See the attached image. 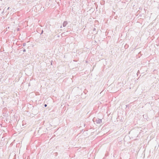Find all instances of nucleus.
I'll return each mask as SVG.
<instances>
[{
	"mask_svg": "<svg viewBox=\"0 0 159 159\" xmlns=\"http://www.w3.org/2000/svg\"><path fill=\"white\" fill-rule=\"evenodd\" d=\"M93 120L97 124H99L102 122V119L98 118H93Z\"/></svg>",
	"mask_w": 159,
	"mask_h": 159,
	"instance_id": "nucleus-1",
	"label": "nucleus"
},
{
	"mask_svg": "<svg viewBox=\"0 0 159 159\" xmlns=\"http://www.w3.org/2000/svg\"><path fill=\"white\" fill-rule=\"evenodd\" d=\"M47 104H44V106L45 107H47Z\"/></svg>",
	"mask_w": 159,
	"mask_h": 159,
	"instance_id": "nucleus-6",
	"label": "nucleus"
},
{
	"mask_svg": "<svg viewBox=\"0 0 159 159\" xmlns=\"http://www.w3.org/2000/svg\"><path fill=\"white\" fill-rule=\"evenodd\" d=\"M23 51L24 52H26V50L25 48H24L23 49Z\"/></svg>",
	"mask_w": 159,
	"mask_h": 159,
	"instance_id": "nucleus-4",
	"label": "nucleus"
},
{
	"mask_svg": "<svg viewBox=\"0 0 159 159\" xmlns=\"http://www.w3.org/2000/svg\"><path fill=\"white\" fill-rule=\"evenodd\" d=\"M51 65H52V61L51 63Z\"/></svg>",
	"mask_w": 159,
	"mask_h": 159,
	"instance_id": "nucleus-11",
	"label": "nucleus"
},
{
	"mask_svg": "<svg viewBox=\"0 0 159 159\" xmlns=\"http://www.w3.org/2000/svg\"><path fill=\"white\" fill-rule=\"evenodd\" d=\"M6 9V8H4V11L5 10V9Z\"/></svg>",
	"mask_w": 159,
	"mask_h": 159,
	"instance_id": "nucleus-13",
	"label": "nucleus"
},
{
	"mask_svg": "<svg viewBox=\"0 0 159 159\" xmlns=\"http://www.w3.org/2000/svg\"><path fill=\"white\" fill-rule=\"evenodd\" d=\"M62 28V26L61 25V26L60 27V28Z\"/></svg>",
	"mask_w": 159,
	"mask_h": 159,
	"instance_id": "nucleus-12",
	"label": "nucleus"
},
{
	"mask_svg": "<svg viewBox=\"0 0 159 159\" xmlns=\"http://www.w3.org/2000/svg\"><path fill=\"white\" fill-rule=\"evenodd\" d=\"M26 43H24L23 44V47L25 46H26Z\"/></svg>",
	"mask_w": 159,
	"mask_h": 159,
	"instance_id": "nucleus-3",
	"label": "nucleus"
},
{
	"mask_svg": "<svg viewBox=\"0 0 159 159\" xmlns=\"http://www.w3.org/2000/svg\"><path fill=\"white\" fill-rule=\"evenodd\" d=\"M9 8H10V7H8V8L7 9V10H9Z\"/></svg>",
	"mask_w": 159,
	"mask_h": 159,
	"instance_id": "nucleus-8",
	"label": "nucleus"
},
{
	"mask_svg": "<svg viewBox=\"0 0 159 159\" xmlns=\"http://www.w3.org/2000/svg\"><path fill=\"white\" fill-rule=\"evenodd\" d=\"M96 30L95 28H93V31H94V30Z\"/></svg>",
	"mask_w": 159,
	"mask_h": 159,
	"instance_id": "nucleus-7",
	"label": "nucleus"
},
{
	"mask_svg": "<svg viewBox=\"0 0 159 159\" xmlns=\"http://www.w3.org/2000/svg\"><path fill=\"white\" fill-rule=\"evenodd\" d=\"M59 37V35L58 36V37Z\"/></svg>",
	"mask_w": 159,
	"mask_h": 159,
	"instance_id": "nucleus-14",
	"label": "nucleus"
},
{
	"mask_svg": "<svg viewBox=\"0 0 159 159\" xmlns=\"http://www.w3.org/2000/svg\"><path fill=\"white\" fill-rule=\"evenodd\" d=\"M68 24V22L67 21H65L63 22L62 24V26L63 27H65Z\"/></svg>",
	"mask_w": 159,
	"mask_h": 159,
	"instance_id": "nucleus-2",
	"label": "nucleus"
},
{
	"mask_svg": "<svg viewBox=\"0 0 159 159\" xmlns=\"http://www.w3.org/2000/svg\"><path fill=\"white\" fill-rule=\"evenodd\" d=\"M83 129H82V130H81V132H83Z\"/></svg>",
	"mask_w": 159,
	"mask_h": 159,
	"instance_id": "nucleus-10",
	"label": "nucleus"
},
{
	"mask_svg": "<svg viewBox=\"0 0 159 159\" xmlns=\"http://www.w3.org/2000/svg\"><path fill=\"white\" fill-rule=\"evenodd\" d=\"M86 63H87L88 62V61H86Z\"/></svg>",
	"mask_w": 159,
	"mask_h": 159,
	"instance_id": "nucleus-9",
	"label": "nucleus"
},
{
	"mask_svg": "<svg viewBox=\"0 0 159 159\" xmlns=\"http://www.w3.org/2000/svg\"><path fill=\"white\" fill-rule=\"evenodd\" d=\"M43 30H41V34H42L43 33Z\"/></svg>",
	"mask_w": 159,
	"mask_h": 159,
	"instance_id": "nucleus-5",
	"label": "nucleus"
}]
</instances>
